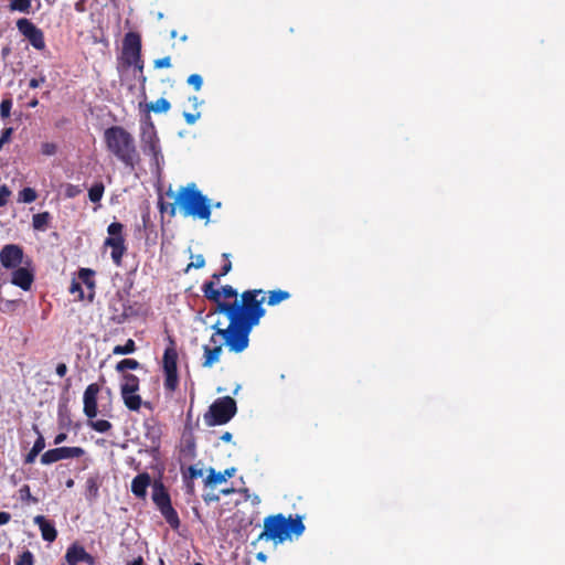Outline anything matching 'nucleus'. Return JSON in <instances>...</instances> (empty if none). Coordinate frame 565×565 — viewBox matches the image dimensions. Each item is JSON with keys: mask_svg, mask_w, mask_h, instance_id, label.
<instances>
[{"mask_svg": "<svg viewBox=\"0 0 565 565\" xmlns=\"http://www.w3.org/2000/svg\"><path fill=\"white\" fill-rule=\"evenodd\" d=\"M259 294L262 290H247L241 295V301L218 302V311L227 317L230 323L225 329L220 327V322L211 327L214 333L211 335L210 342L214 347L222 344L234 353H241L247 349L252 329L259 323L260 318L265 315V309L262 306L264 297L257 299Z\"/></svg>", "mask_w": 565, "mask_h": 565, "instance_id": "f257e3e1", "label": "nucleus"}, {"mask_svg": "<svg viewBox=\"0 0 565 565\" xmlns=\"http://www.w3.org/2000/svg\"><path fill=\"white\" fill-rule=\"evenodd\" d=\"M305 532V525L300 516L292 519L284 514H273L264 519V527L257 540L281 544L292 539V535L300 536Z\"/></svg>", "mask_w": 565, "mask_h": 565, "instance_id": "f03ea898", "label": "nucleus"}, {"mask_svg": "<svg viewBox=\"0 0 565 565\" xmlns=\"http://www.w3.org/2000/svg\"><path fill=\"white\" fill-rule=\"evenodd\" d=\"M104 140L108 151L126 167L134 168L139 162L140 157L135 138L122 127L113 126L107 128L104 132Z\"/></svg>", "mask_w": 565, "mask_h": 565, "instance_id": "7ed1b4c3", "label": "nucleus"}, {"mask_svg": "<svg viewBox=\"0 0 565 565\" xmlns=\"http://www.w3.org/2000/svg\"><path fill=\"white\" fill-rule=\"evenodd\" d=\"M175 203L183 216L203 220L206 224L210 222L212 201L198 189L195 183L181 186Z\"/></svg>", "mask_w": 565, "mask_h": 565, "instance_id": "20e7f679", "label": "nucleus"}, {"mask_svg": "<svg viewBox=\"0 0 565 565\" xmlns=\"http://www.w3.org/2000/svg\"><path fill=\"white\" fill-rule=\"evenodd\" d=\"M140 143L142 152L151 157L156 168L159 170L163 162V154L156 127L149 115L140 124Z\"/></svg>", "mask_w": 565, "mask_h": 565, "instance_id": "39448f33", "label": "nucleus"}, {"mask_svg": "<svg viewBox=\"0 0 565 565\" xmlns=\"http://www.w3.org/2000/svg\"><path fill=\"white\" fill-rule=\"evenodd\" d=\"M236 411V402L232 397L225 396L217 398L204 414V423L209 427L224 425L234 417Z\"/></svg>", "mask_w": 565, "mask_h": 565, "instance_id": "423d86ee", "label": "nucleus"}, {"mask_svg": "<svg viewBox=\"0 0 565 565\" xmlns=\"http://www.w3.org/2000/svg\"><path fill=\"white\" fill-rule=\"evenodd\" d=\"M152 500L160 510L166 521L172 526L178 527L180 520L178 513L171 505L170 497L162 483H154L152 489Z\"/></svg>", "mask_w": 565, "mask_h": 565, "instance_id": "0eeeda50", "label": "nucleus"}, {"mask_svg": "<svg viewBox=\"0 0 565 565\" xmlns=\"http://www.w3.org/2000/svg\"><path fill=\"white\" fill-rule=\"evenodd\" d=\"M108 237L105 239V246L111 248V259L117 265H121V258L126 252L125 239L122 236V224L113 222L107 228Z\"/></svg>", "mask_w": 565, "mask_h": 565, "instance_id": "6e6552de", "label": "nucleus"}, {"mask_svg": "<svg viewBox=\"0 0 565 565\" xmlns=\"http://www.w3.org/2000/svg\"><path fill=\"white\" fill-rule=\"evenodd\" d=\"M178 353L173 347H169L164 350L163 354V371L166 374L164 387L166 390L173 392L178 386V371H177Z\"/></svg>", "mask_w": 565, "mask_h": 565, "instance_id": "1a4fd4ad", "label": "nucleus"}, {"mask_svg": "<svg viewBox=\"0 0 565 565\" xmlns=\"http://www.w3.org/2000/svg\"><path fill=\"white\" fill-rule=\"evenodd\" d=\"M141 40L139 34L128 32L122 42V55L128 65L137 64L140 61Z\"/></svg>", "mask_w": 565, "mask_h": 565, "instance_id": "9d476101", "label": "nucleus"}, {"mask_svg": "<svg viewBox=\"0 0 565 565\" xmlns=\"http://www.w3.org/2000/svg\"><path fill=\"white\" fill-rule=\"evenodd\" d=\"M84 452V449L81 447H58L50 449L41 456V463L51 465L63 459L78 458L83 456Z\"/></svg>", "mask_w": 565, "mask_h": 565, "instance_id": "9b49d317", "label": "nucleus"}, {"mask_svg": "<svg viewBox=\"0 0 565 565\" xmlns=\"http://www.w3.org/2000/svg\"><path fill=\"white\" fill-rule=\"evenodd\" d=\"M17 26L34 49L43 50L45 47L43 32L28 19L18 20Z\"/></svg>", "mask_w": 565, "mask_h": 565, "instance_id": "f8f14e48", "label": "nucleus"}, {"mask_svg": "<svg viewBox=\"0 0 565 565\" xmlns=\"http://www.w3.org/2000/svg\"><path fill=\"white\" fill-rule=\"evenodd\" d=\"M0 263L7 269H14L23 264V250L19 245L7 244L0 250Z\"/></svg>", "mask_w": 565, "mask_h": 565, "instance_id": "ddd939ff", "label": "nucleus"}, {"mask_svg": "<svg viewBox=\"0 0 565 565\" xmlns=\"http://www.w3.org/2000/svg\"><path fill=\"white\" fill-rule=\"evenodd\" d=\"M99 393V385L96 383L89 384L83 396L84 414L93 419L97 415V395Z\"/></svg>", "mask_w": 565, "mask_h": 565, "instance_id": "4468645a", "label": "nucleus"}, {"mask_svg": "<svg viewBox=\"0 0 565 565\" xmlns=\"http://www.w3.org/2000/svg\"><path fill=\"white\" fill-rule=\"evenodd\" d=\"M14 269L15 270L12 273L11 282L25 291L29 290L34 280L32 270L25 266H19Z\"/></svg>", "mask_w": 565, "mask_h": 565, "instance_id": "2eb2a0df", "label": "nucleus"}, {"mask_svg": "<svg viewBox=\"0 0 565 565\" xmlns=\"http://www.w3.org/2000/svg\"><path fill=\"white\" fill-rule=\"evenodd\" d=\"M66 562L68 565H76L79 562H85L89 565L94 564V558L89 555L84 547L73 544L70 546L65 554Z\"/></svg>", "mask_w": 565, "mask_h": 565, "instance_id": "dca6fc26", "label": "nucleus"}, {"mask_svg": "<svg viewBox=\"0 0 565 565\" xmlns=\"http://www.w3.org/2000/svg\"><path fill=\"white\" fill-rule=\"evenodd\" d=\"M151 478L149 473L142 472L137 475L131 481V492L140 499L146 498L147 489L150 486Z\"/></svg>", "mask_w": 565, "mask_h": 565, "instance_id": "f3484780", "label": "nucleus"}, {"mask_svg": "<svg viewBox=\"0 0 565 565\" xmlns=\"http://www.w3.org/2000/svg\"><path fill=\"white\" fill-rule=\"evenodd\" d=\"M235 468H227L223 472H216L213 468L207 470V476L204 480L206 487H215L221 484L227 480V478H232L235 473Z\"/></svg>", "mask_w": 565, "mask_h": 565, "instance_id": "a211bd4d", "label": "nucleus"}, {"mask_svg": "<svg viewBox=\"0 0 565 565\" xmlns=\"http://www.w3.org/2000/svg\"><path fill=\"white\" fill-rule=\"evenodd\" d=\"M34 523L39 525L44 541L53 542L56 539L57 532L54 525L46 521L43 515H36L34 518Z\"/></svg>", "mask_w": 565, "mask_h": 565, "instance_id": "6ab92c4d", "label": "nucleus"}, {"mask_svg": "<svg viewBox=\"0 0 565 565\" xmlns=\"http://www.w3.org/2000/svg\"><path fill=\"white\" fill-rule=\"evenodd\" d=\"M222 344H216L211 348L210 345H203L204 360L202 363L203 367L210 369L220 361L222 354Z\"/></svg>", "mask_w": 565, "mask_h": 565, "instance_id": "aec40b11", "label": "nucleus"}, {"mask_svg": "<svg viewBox=\"0 0 565 565\" xmlns=\"http://www.w3.org/2000/svg\"><path fill=\"white\" fill-rule=\"evenodd\" d=\"M139 391V379L134 374H122L120 393H134Z\"/></svg>", "mask_w": 565, "mask_h": 565, "instance_id": "412c9836", "label": "nucleus"}, {"mask_svg": "<svg viewBox=\"0 0 565 565\" xmlns=\"http://www.w3.org/2000/svg\"><path fill=\"white\" fill-rule=\"evenodd\" d=\"M120 394H121V398L124 401L125 406L129 411L138 412L140 409L142 399H141L140 395L138 394V392L120 393Z\"/></svg>", "mask_w": 565, "mask_h": 565, "instance_id": "4be33fe9", "label": "nucleus"}, {"mask_svg": "<svg viewBox=\"0 0 565 565\" xmlns=\"http://www.w3.org/2000/svg\"><path fill=\"white\" fill-rule=\"evenodd\" d=\"M45 443L44 438L40 436L33 444V447L29 451V454L25 456V463H33L35 458L39 456V454L44 449Z\"/></svg>", "mask_w": 565, "mask_h": 565, "instance_id": "5701e85b", "label": "nucleus"}, {"mask_svg": "<svg viewBox=\"0 0 565 565\" xmlns=\"http://www.w3.org/2000/svg\"><path fill=\"white\" fill-rule=\"evenodd\" d=\"M147 107L156 114H163L170 109L171 105L167 98L161 97L156 102L148 104Z\"/></svg>", "mask_w": 565, "mask_h": 565, "instance_id": "b1692460", "label": "nucleus"}, {"mask_svg": "<svg viewBox=\"0 0 565 565\" xmlns=\"http://www.w3.org/2000/svg\"><path fill=\"white\" fill-rule=\"evenodd\" d=\"M289 297H290V295L288 291L280 290V289L273 290V291H269V294H268L267 303L269 306H276V305L280 303L281 301L288 299Z\"/></svg>", "mask_w": 565, "mask_h": 565, "instance_id": "393cba45", "label": "nucleus"}, {"mask_svg": "<svg viewBox=\"0 0 565 565\" xmlns=\"http://www.w3.org/2000/svg\"><path fill=\"white\" fill-rule=\"evenodd\" d=\"M136 351V344L135 341L129 339L124 345H116L113 349V354L115 355H126L131 354Z\"/></svg>", "mask_w": 565, "mask_h": 565, "instance_id": "a878e982", "label": "nucleus"}, {"mask_svg": "<svg viewBox=\"0 0 565 565\" xmlns=\"http://www.w3.org/2000/svg\"><path fill=\"white\" fill-rule=\"evenodd\" d=\"M105 191V186L102 182L95 183L89 190H88V198L92 202L97 203L102 200L103 194Z\"/></svg>", "mask_w": 565, "mask_h": 565, "instance_id": "bb28decb", "label": "nucleus"}, {"mask_svg": "<svg viewBox=\"0 0 565 565\" xmlns=\"http://www.w3.org/2000/svg\"><path fill=\"white\" fill-rule=\"evenodd\" d=\"M50 220L47 212L34 214L32 217V225L35 230H44Z\"/></svg>", "mask_w": 565, "mask_h": 565, "instance_id": "cd10ccee", "label": "nucleus"}, {"mask_svg": "<svg viewBox=\"0 0 565 565\" xmlns=\"http://www.w3.org/2000/svg\"><path fill=\"white\" fill-rule=\"evenodd\" d=\"M140 366L139 362L134 359H124L116 365V371L119 373H125L127 370H136Z\"/></svg>", "mask_w": 565, "mask_h": 565, "instance_id": "c85d7f7f", "label": "nucleus"}, {"mask_svg": "<svg viewBox=\"0 0 565 565\" xmlns=\"http://www.w3.org/2000/svg\"><path fill=\"white\" fill-rule=\"evenodd\" d=\"M203 292L207 299H211L214 301H218V299L221 297V291L214 287V282H212V281L205 282L203 285Z\"/></svg>", "mask_w": 565, "mask_h": 565, "instance_id": "c756f323", "label": "nucleus"}, {"mask_svg": "<svg viewBox=\"0 0 565 565\" xmlns=\"http://www.w3.org/2000/svg\"><path fill=\"white\" fill-rule=\"evenodd\" d=\"M36 199V192L32 188H24L19 192V201L23 203H32Z\"/></svg>", "mask_w": 565, "mask_h": 565, "instance_id": "7c9ffc66", "label": "nucleus"}, {"mask_svg": "<svg viewBox=\"0 0 565 565\" xmlns=\"http://www.w3.org/2000/svg\"><path fill=\"white\" fill-rule=\"evenodd\" d=\"M89 426L98 433H107L111 428V424L106 419L90 420Z\"/></svg>", "mask_w": 565, "mask_h": 565, "instance_id": "2f4dec72", "label": "nucleus"}, {"mask_svg": "<svg viewBox=\"0 0 565 565\" xmlns=\"http://www.w3.org/2000/svg\"><path fill=\"white\" fill-rule=\"evenodd\" d=\"M31 7L30 0H12L10 3V9L19 12H29Z\"/></svg>", "mask_w": 565, "mask_h": 565, "instance_id": "473e14b6", "label": "nucleus"}, {"mask_svg": "<svg viewBox=\"0 0 565 565\" xmlns=\"http://www.w3.org/2000/svg\"><path fill=\"white\" fill-rule=\"evenodd\" d=\"M19 498L21 501L38 503V499L31 494L30 487L28 484L20 488Z\"/></svg>", "mask_w": 565, "mask_h": 565, "instance_id": "72a5a7b5", "label": "nucleus"}, {"mask_svg": "<svg viewBox=\"0 0 565 565\" xmlns=\"http://www.w3.org/2000/svg\"><path fill=\"white\" fill-rule=\"evenodd\" d=\"M188 84L191 85L196 92L202 88L203 78L199 74H191L188 79Z\"/></svg>", "mask_w": 565, "mask_h": 565, "instance_id": "f704fd0d", "label": "nucleus"}, {"mask_svg": "<svg viewBox=\"0 0 565 565\" xmlns=\"http://www.w3.org/2000/svg\"><path fill=\"white\" fill-rule=\"evenodd\" d=\"M192 258H193V260L188 265L186 271H189L191 268L199 269V268L204 267L205 259H204L203 255L199 254V255L192 256Z\"/></svg>", "mask_w": 565, "mask_h": 565, "instance_id": "c9c22d12", "label": "nucleus"}, {"mask_svg": "<svg viewBox=\"0 0 565 565\" xmlns=\"http://www.w3.org/2000/svg\"><path fill=\"white\" fill-rule=\"evenodd\" d=\"M14 565H33V555L30 551L23 552Z\"/></svg>", "mask_w": 565, "mask_h": 565, "instance_id": "e433bc0d", "label": "nucleus"}, {"mask_svg": "<svg viewBox=\"0 0 565 565\" xmlns=\"http://www.w3.org/2000/svg\"><path fill=\"white\" fill-rule=\"evenodd\" d=\"M11 108H12V100L3 99L0 104V116L2 118H8L10 116Z\"/></svg>", "mask_w": 565, "mask_h": 565, "instance_id": "4c0bfd02", "label": "nucleus"}, {"mask_svg": "<svg viewBox=\"0 0 565 565\" xmlns=\"http://www.w3.org/2000/svg\"><path fill=\"white\" fill-rule=\"evenodd\" d=\"M13 134V128L12 127H8V128H4L1 132V136H0V150L3 148V146L9 142V140L11 139V136Z\"/></svg>", "mask_w": 565, "mask_h": 565, "instance_id": "58836bf2", "label": "nucleus"}, {"mask_svg": "<svg viewBox=\"0 0 565 565\" xmlns=\"http://www.w3.org/2000/svg\"><path fill=\"white\" fill-rule=\"evenodd\" d=\"M93 271L90 269H81L79 278L88 286L93 287L94 282L90 280Z\"/></svg>", "mask_w": 565, "mask_h": 565, "instance_id": "ea45409f", "label": "nucleus"}, {"mask_svg": "<svg viewBox=\"0 0 565 565\" xmlns=\"http://www.w3.org/2000/svg\"><path fill=\"white\" fill-rule=\"evenodd\" d=\"M41 152L45 156H53L56 152V146L52 142H44L41 146Z\"/></svg>", "mask_w": 565, "mask_h": 565, "instance_id": "a19ab883", "label": "nucleus"}, {"mask_svg": "<svg viewBox=\"0 0 565 565\" xmlns=\"http://www.w3.org/2000/svg\"><path fill=\"white\" fill-rule=\"evenodd\" d=\"M11 192L7 185L0 186V206H4L8 202Z\"/></svg>", "mask_w": 565, "mask_h": 565, "instance_id": "79ce46f5", "label": "nucleus"}, {"mask_svg": "<svg viewBox=\"0 0 565 565\" xmlns=\"http://www.w3.org/2000/svg\"><path fill=\"white\" fill-rule=\"evenodd\" d=\"M221 295L225 298H235L237 296V291L232 286L226 285L222 287Z\"/></svg>", "mask_w": 565, "mask_h": 565, "instance_id": "37998d69", "label": "nucleus"}, {"mask_svg": "<svg viewBox=\"0 0 565 565\" xmlns=\"http://www.w3.org/2000/svg\"><path fill=\"white\" fill-rule=\"evenodd\" d=\"M171 66V60L169 56H164L162 58H158L154 61L156 68H168Z\"/></svg>", "mask_w": 565, "mask_h": 565, "instance_id": "c03bdc74", "label": "nucleus"}, {"mask_svg": "<svg viewBox=\"0 0 565 565\" xmlns=\"http://www.w3.org/2000/svg\"><path fill=\"white\" fill-rule=\"evenodd\" d=\"M81 193V189L77 185L67 184L65 188V195L67 198H74Z\"/></svg>", "mask_w": 565, "mask_h": 565, "instance_id": "a18cd8bd", "label": "nucleus"}, {"mask_svg": "<svg viewBox=\"0 0 565 565\" xmlns=\"http://www.w3.org/2000/svg\"><path fill=\"white\" fill-rule=\"evenodd\" d=\"M188 475L191 479L199 478L203 476V469L198 468L196 466H190L188 469Z\"/></svg>", "mask_w": 565, "mask_h": 565, "instance_id": "49530a36", "label": "nucleus"}, {"mask_svg": "<svg viewBox=\"0 0 565 565\" xmlns=\"http://www.w3.org/2000/svg\"><path fill=\"white\" fill-rule=\"evenodd\" d=\"M201 114L200 113H196V114H191V113H184L183 114V117L186 121L188 125H194L196 122V120L200 118Z\"/></svg>", "mask_w": 565, "mask_h": 565, "instance_id": "de8ad7c7", "label": "nucleus"}, {"mask_svg": "<svg viewBox=\"0 0 565 565\" xmlns=\"http://www.w3.org/2000/svg\"><path fill=\"white\" fill-rule=\"evenodd\" d=\"M46 81L45 75H40L38 78H31L29 82V86L31 88H38L40 85L44 84Z\"/></svg>", "mask_w": 565, "mask_h": 565, "instance_id": "09e8293b", "label": "nucleus"}, {"mask_svg": "<svg viewBox=\"0 0 565 565\" xmlns=\"http://www.w3.org/2000/svg\"><path fill=\"white\" fill-rule=\"evenodd\" d=\"M232 269V263L231 262H227L226 264H224V266L222 267V271L221 274H214L213 275V278L215 279H220L221 276H225L227 275Z\"/></svg>", "mask_w": 565, "mask_h": 565, "instance_id": "8fccbe9b", "label": "nucleus"}, {"mask_svg": "<svg viewBox=\"0 0 565 565\" xmlns=\"http://www.w3.org/2000/svg\"><path fill=\"white\" fill-rule=\"evenodd\" d=\"M11 514L4 511H0V525H6L10 522Z\"/></svg>", "mask_w": 565, "mask_h": 565, "instance_id": "3c124183", "label": "nucleus"}, {"mask_svg": "<svg viewBox=\"0 0 565 565\" xmlns=\"http://www.w3.org/2000/svg\"><path fill=\"white\" fill-rule=\"evenodd\" d=\"M67 372V366L66 364L64 363H58L57 366H56V374L60 376V377H63Z\"/></svg>", "mask_w": 565, "mask_h": 565, "instance_id": "603ef678", "label": "nucleus"}, {"mask_svg": "<svg viewBox=\"0 0 565 565\" xmlns=\"http://www.w3.org/2000/svg\"><path fill=\"white\" fill-rule=\"evenodd\" d=\"M218 500H220V498H218V495H217V494H215V493H207V494H205V495H204V501H205V502H207V503H210V502H216V501H218Z\"/></svg>", "mask_w": 565, "mask_h": 565, "instance_id": "864d4df0", "label": "nucleus"}, {"mask_svg": "<svg viewBox=\"0 0 565 565\" xmlns=\"http://www.w3.org/2000/svg\"><path fill=\"white\" fill-rule=\"evenodd\" d=\"M66 437L67 436L64 433H61V434L56 435L55 438H54V445H60V444L64 443Z\"/></svg>", "mask_w": 565, "mask_h": 565, "instance_id": "5fc2aeb1", "label": "nucleus"}, {"mask_svg": "<svg viewBox=\"0 0 565 565\" xmlns=\"http://www.w3.org/2000/svg\"><path fill=\"white\" fill-rule=\"evenodd\" d=\"M256 559L262 562V563H265L267 561V556H266L265 553L259 552V553L256 554Z\"/></svg>", "mask_w": 565, "mask_h": 565, "instance_id": "6e6d98bb", "label": "nucleus"}, {"mask_svg": "<svg viewBox=\"0 0 565 565\" xmlns=\"http://www.w3.org/2000/svg\"><path fill=\"white\" fill-rule=\"evenodd\" d=\"M221 440L226 441V443L231 441V440H232V434H231V433H228V431H225V433L221 436Z\"/></svg>", "mask_w": 565, "mask_h": 565, "instance_id": "4d7b16f0", "label": "nucleus"}, {"mask_svg": "<svg viewBox=\"0 0 565 565\" xmlns=\"http://www.w3.org/2000/svg\"><path fill=\"white\" fill-rule=\"evenodd\" d=\"M79 288H81V287H79V284H77V282H75V281H74V282L72 284L71 288H70V291H71L72 294H74V292H75L76 290H78Z\"/></svg>", "mask_w": 565, "mask_h": 565, "instance_id": "13d9d810", "label": "nucleus"}, {"mask_svg": "<svg viewBox=\"0 0 565 565\" xmlns=\"http://www.w3.org/2000/svg\"><path fill=\"white\" fill-rule=\"evenodd\" d=\"M38 104H39L38 99H32V100L29 103V106H30V107H32V108H34V107H36V106H38Z\"/></svg>", "mask_w": 565, "mask_h": 565, "instance_id": "bf43d9fd", "label": "nucleus"}, {"mask_svg": "<svg viewBox=\"0 0 565 565\" xmlns=\"http://www.w3.org/2000/svg\"><path fill=\"white\" fill-rule=\"evenodd\" d=\"M73 486H74V480H73V479H68V480L66 481V487H67V488H72Z\"/></svg>", "mask_w": 565, "mask_h": 565, "instance_id": "052dcab7", "label": "nucleus"}, {"mask_svg": "<svg viewBox=\"0 0 565 565\" xmlns=\"http://www.w3.org/2000/svg\"><path fill=\"white\" fill-rule=\"evenodd\" d=\"M190 100L194 104V106H198L200 104L198 97H195V96L190 98Z\"/></svg>", "mask_w": 565, "mask_h": 565, "instance_id": "680f3d73", "label": "nucleus"}, {"mask_svg": "<svg viewBox=\"0 0 565 565\" xmlns=\"http://www.w3.org/2000/svg\"><path fill=\"white\" fill-rule=\"evenodd\" d=\"M128 565H142V561H141V558H139V559L134 561L132 563H130Z\"/></svg>", "mask_w": 565, "mask_h": 565, "instance_id": "e2e57ef3", "label": "nucleus"}, {"mask_svg": "<svg viewBox=\"0 0 565 565\" xmlns=\"http://www.w3.org/2000/svg\"><path fill=\"white\" fill-rule=\"evenodd\" d=\"M75 9H76L77 11H84V8L82 7V4H81L79 2H77V3L75 4Z\"/></svg>", "mask_w": 565, "mask_h": 565, "instance_id": "0e129e2a", "label": "nucleus"}, {"mask_svg": "<svg viewBox=\"0 0 565 565\" xmlns=\"http://www.w3.org/2000/svg\"><path fill=\"white\" fill-rule=\"evenodd\" d=\"M260 502V499L258 495H254L253 503L258 504Z\"/></svg>", "mask_w": 565, "mask_h": 565, "instance_id": "69168bd1", "label": "nucleus"}, {"mask_svg": "<svg viewBox=\"0 0 565 565\" xmlns=\"http://www.w3.org/2000/svg\"><path fill=\"white\" fill-rule=\"evenodd\" d=\"M232 492H233L232 489H224V490H222V493L225 494V495H227V494H230Z\"/></svg>", "mask_w": 565, "mask_h": 565, "instance_id": "338daca9", "label": "nucleus"}, {"mask_svg": "<svg viewBox=\"0 0 565 565\" xmlns=\"http://www.w3.org/2000/svg\"><path fill=\"white\" fill-rule=\"evenodd\" d=\"M221 206H222V203H221V202L212 203V207L220 209Z\"/></svg>", "mask_w": 565, "mask_h": 565, "instance_id": "774afa93", "label": "nucleus"}]
</instances>
